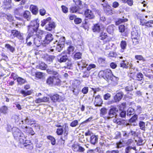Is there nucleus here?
Masks as SVG:
<instances>
[{
	"label": "nucleus",
	"instance_id": "nucleus-1",
	"mask_svg": "<svg viewBox=\"0 0 153 153\" xmlns=\"http://www.w3.org/2000/svg\"><path fill=\"white\" fill-rule=\"evenodd\" d=\"M33 24V26L32 25H31L30 26H29V28L33 29L34 31L33 32L30 33V35H33V34L35 35L37 37L41 39L42 37L45 36L46 33L42 30L38 29L39 27V24L36 21H34Z\"/></svg>",
	"mask_w": 153,
	"mask_h": 153
},
{
	"label": "nucleus",
	"instance_id": "nucleus-2",
	"mask_svg": "<svg viewBox=\"0 0 153 153\" xmlns=\"http://www.w3.org/2000/svg\"><path fill=\"white\" fill-rule=\"evenodd\" d=\"M99 74L102 75V77L108 79H110L113 80L114 78H116L112 74L111 70L109 69H107L105 71H101L99 72Z\"/></svg>",
	"mask_w": 153,
	"mask_h": 153
},
{
	"label": "nucleus",
	"instance_id": "nucleus-3",
	"mask_svg": "<svg viewBox=\"0 0 153 153\" xmlns=\"http://www.w3.org/2000/svg\"><path fill=\"white\" fill-rule=\"evenodd\" d=\"M14 137L16 140L19 141L20 143L23 145L24 147H26L29 145L26 142V138L23 135L21 134H14Z\"/></svg>",
	"mask_w": 153,
	"mask_h": 153
},
{
	"label": "nucleus",
	"instance_id": "nucleus-4",
	"mask_svg": "<svg viewBox=\"0 0 153 153\" xmlns=\"http://www.w3.org/2000/svg\"><path fill=\"white\" fill-rule=\"evenodd\" d=\"M51 100L55 102H60L63 101L64 100L63 97L60 96L57 94H56L51 96Z\"/></svg>",
	"mask_w": 153,
	"mask_h": 153
},
{
	"label": "nucleus",
	"instance_id": "nucleus-5",
	"mask_svg": "<svg viewBox=\"0 0 153 153\" xmlns=\"http://www.w3.org/2000/svg\"><path fill=\"white\" fill-rule=\"evenodd\" d=\"M46 35L44 39L43 40L42 45L44 46H46L51 42L53 39V35L51 33H48Z\"/></svg>",
	"mask_w": 153,
	"mask_h": 153
},
{
	"label": "nucleus",
	"instance_id": "nucleus-6",
	"mask_svg": "<svg viewBox=\"0 0 153 153\" xmlns=\"http://www.w3.org/2000/svg\"><path fill=\"white\" fill-rule=\"evenodd\" d=\"M139 35L136 31H133L131 32V38L134 44H137L139 41Z\"/></svg>",
	"mask_w": 153,
	"mask_h": 153
},
{
	"label": "nucleus",
	"instance_id": "nucleus-7",
	"mask_svg": "<svg viewBox=\"0 0 153 153\" xmlns=\"http://www.w3.org/2000/svg\"><path fill=\"white\" fill-rule=\"evenodd\" d=\"M11 35L13 36L14 37H17L18 39L22 40L23 39V34L20 33V32L18 30H11Z\"/></svg>",
	"mask_w": 153,
	"mask_h": 153
},
{
	"label": "nucleus",
	"instance_id": "nucleus-8",
	"mask_svg": "<svg viewBox=\"0 0 153 153\" xmlns=\"http://www.w3.org/2000/svg\"><path fill=\"white\" fill-rule=\"evenodd\" d=\"M85 15L86 18L90 19H93L95 17L93 12L90 10H87L85 11Z\"/></svg>",
	"mask_w": 153,
	"mask_h": 153
},
{
	"label": "nucleus",
	"instance_id": "nucleus-9",
	"mask_svg": "<svg viewBox=\"0 0 153 153\" xmlns=\"http://www.w3.org/2000/svg\"><path fill=\"white\" fill-rule=\"evenodd\" d=\"M63 53V52L61 53V55H59L57 56V60L60 63L65 62L68 59L67 55H62Z\"/></svg>",
	"mask_w": 153,
	"mask_h": 153
},
{
	"label": "nucleus",
	"instance_id": "nucleus-10",
	"mask_svg": "<svg viewBox=\"0 0 153 153\" xmlns=\"http://www.w3.org/2000/svg\"><path fill=\"white\" fill-rule=\"evenodd\" d=\"M94 104L95 106H101L102 103V101L100 95H98L95 97Z\"/></svg>",
	"mask_w": 153,
	"mask_h": 153
},
{
	"label": "nucleus",
	"instance_id": "nucleus-11",
	"mask_svg": "<svg viewBox=\"0 0 153 153\" xmlns=\"http://www.w3.org/2000/svg\"><path fill=\"white\" fill-rule=\"evenodd\" d=\"M53 86L55 85H59L61 82V81L60 79V77L59 75H58L57 76H53Z\"/></svg>",
	"mask_w": 153,
	"mask_h": 153
},
{
	"label": "nucleus",
	"instance_id": "nucleus-12",
	"mask_svg": "<svg viewBox=\"0 0 153 153\" xmlns=\"http://www.w3.org/2000/svg\"><path fill=\"white\" fill-rule=\"evenodd\" d=\"M128 144V142L125 140H121L119 142L116 143V148H121Z\"/></svg>",
	"mask_w": 153,
	"mask_h": 153
},
{
	"label": "nucleus",
	"instance_id": "nucleus-13",
	"mask_svg": "<svg viewBox=\"0 0 153 153\" xmlns=\"http://www.w3.org/2000/svg\"><path fill=\"white\" fill-rule=\"evenodd\" d=\"M49 97H44L42 98L36 99L35 100V102L37 103H39L42 102H46L49 101Z\"/></svg>",
	"mask_w": 153,
	"mask_h": 153
},
{
	"label": "nucleus",
	"instance_id": "nucleus-14",
	"mask_svg": "<svg viewBox=\"0 0 153 153\" xmlns=\"http://www.w3.org/2000/svg\"><path fill=\"white\" fill-rule=\"evenodd\" d=\"M43 73L41 72H38L35 71V70L33 69L31 72V74L33 76H35L37 78L41 79L44 76Z\"/></svg>",
	"mask_w": 153,
	"mask_h": 153
},
{
	"label": "nucleus",
	"instance_id": "nucleus-15",
	"mask_svg": "<svg viewBox=\"0 0 153 153\" xmlns=\"http://www.w3.org/2000/svg\"><path fill=\"white\" fill-rule=\"evenodd\" d=\"M102 28L103 26L102 25L97 24L94 25L93 27L92 30L94 32H99Z\"/></svg>",
	"mask_w": 153,
	"mask_h": 153
},
{
	"label": "nucleus",
	"instance_id": "nucleus-16",
	"mask_svg": "<svg viewBox=\"0 0 153 153\" xmlns=\"http://www.w3.org/2000/svg\"><path fill=\"white\" fill-rule=\"evenodd\" d=\"M78 65L80 70H82L83 68L85 67L87 64H86L85 60H82L78 62Z\"/></svg>",
	"mask_w": 153,
	"mask_h": 153
},
{
	"label": "nucleus",
	"instance_id": "nucleus-17",
	"mask_svg": "<svg viewBox=\"0 0 153 153\" xmlns=\"http://www.w3.org/2000/svg\"><path fill=\"white\" fill-rule=\"evenodd\" d=\"M15 46L16 44L15 43H14V46H12L8 44H7L5 45V47L7 49L8 51L13 53L15 51Z\"/></svg>",
	"mask_w": 153,
	"mask_h": 153
},
{
	"label": "nucleus",
	"instance_id": "nucleus-18",
	"mask_svg": "<svg viewBox=\"0 0 153 153\" xmlns=\"http://www.w3.org/2000/svg\"><path fill=\"white\" fill-rule=\"evenodd\" d=\"M131 65V62H126L124 60L122 61L120 63V67L123 68H128L130 67Z\"/></svg>",
	"mask_w": 153,
	"mask_h": 153
},
{
	"label": "nucleus",
	"instance_id": "nucleus-19",
	"mask_svg": "<svg viewBox=\"0 0 153 153\" xmlns=\"http://www.w3.org/2000/svg\"><path fill=\"white\" fill-rule=\"evenodd\" d=\"M55 27V23L53 22H50L46 26L45 28L48 30L50 31L52 30V28Z\"/></svg>",
	"mask_w": 153,
	"mask_h": 153
},
{
	"label": "nucleus",
	"instance_id": "nucleus-20",
	"mask_svg": "<svg viewBox=\"0 0 153 153\" xmlns=\"http://www.w3.org/2000/svg\"><path fill=\"white\" fill-rule=\"evenodd\" d=\"M123 94L122 93L120 92L114 96V101L115 102L119 101L122 98Z\"/></svg>",
	"mask_w": 153,
	"mask_h": 153
},
{
	"label": "nucleus",
	"instance_id": "nucleus-21",
	"mask_svg": "<svg viewBox=\"0 0 153 153\" xmlns=\"http://www.w3.org/2000/svg\"><path fill=\"white\" fill-rule=\"evenodd\" d=\"M30 9V11L33 14L36 15L38 12V8L36 6L33 5H31Z\"/></svg>",
	"mask_w": 153,
	"mask_h": 153
},
{
	"label": "nucleus",
	"instance_id": "nucleus-22",
	"mask_svg": "<svg viewBox=\"0 0 153 153\" xmlns=\"http://www.w3.org/2000/svg\"><path fill=\"white\" fill-rule=\"evenodd\" d=\"M117 110L116 108H111L109 111V117H112L114 115L116 114V111H117Z\"/></svg>",
	"mask_w": 153,
	"mask_h": 153
},
{
	"label": "nucleus",
	"instance_id": "nucleus-23",
	"mask_svg": "<svg viewBox=\"0 0 153 153\" xmlns=\"http://www.w3.org/2000/svg\"><path fill=\"white\" fill-rule=\"evenodd\" d=\"M34 43L36 46H39L41 44L42 45L43 41L40 39L38 38V37H36L34 38Z\"/></svg>",
	"mask_w": 153,
	"mask_h": 153
},
{
	"label": "nucleus",
	"instance_id": "nucleus-24",
	"mask_svg": "<svg viewBox=\"0 0 153 153\" xmlns=\"http://www.w3.org/2000/svg\"><path fill=\"white\" fill-rule=\"evenodd\" d=\"M136 151V148L135 147H132L131 146H128L125 149L126 153H132L133 151Z\"/></svg>",
	"mask_w": 153,
	"mask_h": 153
},
{
	"label": "nucleus",
	"instance_id": "nucleus-25",
	"mask_svg": "<svg viewBox=\"0 0 153 153\" xmlns=\"http://www.w3.org/2000/svg\"><path fill=\"white\" fill-rule=\"evenodd\" d=\"M53 76L49 77L47 79L46 81V83L51 86H53Z\"/></svg>",
	"mask_w": 153,
	"mask_h": 153
},
{
	"label": "nucleus",
	"instance_id": "nucleus-26",
	"mask_svg": "<svg viewBox=\"0 0 153 153\" xmlns=\"http://www.w3.org/2000/svg\"><path fill=\"white\" fill-rule=\"evenodd\" d=\"M47 67V65L44 63L41 62L36 66V68L42 70H45Z\"/></svg>",
	"mask_w": 153,
	"mask_h": 153
},
{
	"label": "nucleus",
	"instance_id": "nucleus-27",
	"mask_svg": "<svg viewBox=\"0 0 153 153\" xmlns=\"http://www.w3.org/2000/svg\"><path fill=\"white\" fill-rule=\"evenodd\" d=\"M97 135L96 136L95 135H93L91 137V142L93 144H95L97 141Z\"/></svg>",
	"mask_w": 153,
	"mask_h": 153
},
{
	"label": "nucleus",
	"instance_id": "nucleus-28",
	"mask_svg": "<svg viewBox=\"0 0 153 153\" xmlns=\"http://www.w3.org/2000/svg\"><path fill=\"white\" fill-rule=\"evenodd\" d=\"M7 106L5 105L3 106L0 108V113L5 114L7 113Z\"/></svg>",
	"mask_w": 153,
	"mask_h": 153
},
{
	"label": "nucleus",
	"instance_id": "nucleus-29",
	"mask_svg": "<svg viewBox=\"0 0 153 153\" xmlns=\"http://www.w3.org/2000/svg\"><path fill=\"white\" fill-rule=\"evenodd\" d=\"M54 58L55 57L53 56H47L46 57V61L49 64L52 62L53 60L54 59Z\"/></svg>",
	"mask_w": 153,
	"mask_h": 153
},
{
	"label": "nucleus",
	"instance_id": "nucleus-30",
	"mask_svg": "<svg viewBox=\"0 0 153 153\" xmlns=\"http://www.w3.org/2000/svg\"><path fill=\"white\" fill-rule=\"evenodd\" d=\"M17 80L18 84L20 85H22L25 83L26 82L25 79L19 77L17 78Z\"/></svg>",
	"mask_w": 153,
	"mask_h": 153
},
{
	"label": "nucleus",
	"instance_id": "nucleus-31",
	"mask_svg": "<svg viewBox=\"0 0 153 153\" xmlns=\"http://www.w3.org/2000/svg\"><path fill=\"white\" fill-rule=\"evenodd\" d=\"M107 37V35L106 33L102 32L101 33L99 37V39H100L103 40Z\"/></svg>",
	"mask_w": 153,
	"mask_h": 153
},
{
	"label": "nucleus",
	"instance_id": "nucleus-32",
	"mask_svg": "<svg viewBox=\"0 0 153 153\" xmlns=\"http://www.w3.org/2000/svg\"><path fill=\"white\" fill-rule=\"evenodd\" d=\"M82 54L80 52H77L74 54V58L75 59H78L81 58Z\"/></svg>",
	"mask_w": 153,
	"mask_h": 153
},
{
	"label": "nucleus",
	"instance_id": "nucleus-33",
	"mask_svg": "<svg viewBox=\"0 0 153 153\" xmlns=\"http://www.w3.org/2000/svg\"><path fill=\"white\" fill-rule=\"evenodd\" d=\"M47 73L50 74H53L54 75H58V73L57 71H55L53 70H51L50 69H48L47 70Z\"/></svg>",
	"mask_w": 153,
	"mask_h": 153
},
{
	"label": "nucleus",
	"instance_id": "nucleus-34",
	"mask_svg": "<svg viewBox=\"0 0 153 153\" xmlns=\"http://www.w3.org/2000/svg\"><path fill=\"white\" fill-rule=\"evenodd\" d=\"M5 17L10 22H12L13 20V17L10 14H6Z\"/></svg>",
	"mask_w": 153,
	"mask_h": 153
},
{
	"label": "nucleus",
	"instance_id": "nucleus-35",
	"mask_svg": "<svg viewBox=\"0 0 153 153\" xmlns=\"http://www.w3.org/2000/svg\"><path fill=\"white\" fill-rule=\"evenodd\" d=\"M128 21L127 19H119L116 22V25H118L121 23L126 22Z\"/></svg>",
	"mask_w": 153,
	"mask_h": 153
},
{
	"label": "nucleus",
	"instance_id": "nucleus-36",
	"mask_svg": "<svg viewBox=\"0 0 153 153\" xmlns=\"http://www.w3.org/2000/svg\"><path fill=\"white\" fill-rule=\"evenodd\" d=\"M48 139L51 141V143L52 145H54L56 143V141L55 138L53 137L49 136L47 137Z\"/></svg>",
	"mask_w": 153,
	"mask_h": 153
},
{
	"label": "nucleus",
	"instance_id": "nucleus-37",
	"mask_svg": "<svg viewBox=\"0 0 153 153\" xmlns=\"http://www.w3.org/2000/svg\"><path fill=\"white\" fill-rule=\"evenodd\" d=\"M1 56L3 58L1 59L0 60V62L2 60H4L5 61V62L4 63V65H6L7 64V63H6L7 61L6 60V58L7 59L8 57L7 56L5 55V53H2L1 54Z\"/></svg>",
	"mask_w": 153,
	"mask_h": 153
},
{
	"label": "nucleus",
	"instance_id": "nucleus-38",
	"mask_svg": "<svg viewBox=\"0 0 153 153\" xmlns=\"http://www.w3.org/2000/svg\"><path fill=\"white\" fill-rule=\"evenodd\" d=\"M74 48L72 46H70L68 47L67 49L68 53L70 54L72 53L74 50Z\"/></svg>",
	"mask_w": 153,
	"mask_h": 153
},
{
	"label": "nucleus",
	"instance_id": "nucleus-39",
	"mask_svg": "<svg viewBox=\"0 0 153 153\" xmlns=\"http://www.w3.org/2000/svg\"><path fill=\"white\" fill-rule=\"evenodd\" d=\"M126 41H122L121 42L120 45L122 49L124 50L126 46Z\"/></svg>",
	"mask_w": 153,
	"mask_h": 153
},
{
	"label": "nucleus",
	"instance_id": "nucleus-40",
	"mask_svg": "<svg viewBox=\"0 0 153 153\" xmlns=\"http://www.w3.org/2000/svg\"><path fill=\"white\" fill-rule=\"evenodd\" d=\"M51 19L50 17L48 18L47 19L45 20H44L42 21V23L41 25L42 26H44L48 22H49L51 21Z\"/></svg>",
	"mask_w": 153,
	"mask_h": 153
},
{
	"label": "nucleus",
	"instance_id": "nucleus-41",
	"mask_svg": "<svg viewBox=\"0 0 153 153\" xmlns=\"http://www.w3.org/2000/svg\"><path fill=\"white\" fill-rule=\"evenodd\" d=\"M64 46L62 44H61L59 43L58 45L57 44L56 47V50L58 52H60Z\"/></svg>",
	"mask_w": 153,
	"mask_h": 153
},
{
	"label": "nucleus",
	"instance_id": "nucleus-42",
	"mask_svg": "<svg viewBox=\"0 0 153 153\" xmlns=\"http://www.w3.org/2000/svg\"><path fill=\"white\" fill-rule=\"evenodd\" d=\"M106 12L108 14L111 15L113 14V11L110 9V7L109 6L106 7Z\"/></svg>",
	"mask_w": 153,
	"mask_h": 153
},
{
	"label": "nucleus",
	"instance_id": "nucleus-43",
	"mask_svg": "<svg viewBox=\"0 0 153 153\" xmlns=\"http://www.w3.org/2000/svg\"><path fill=\"white\" fill-rule=\"evenodd\" d=\"M139 125L140 128L144 131L145 129V123L142 121H140Z\"/></svg>",
	"mask_w": 153,
	"mask_h": 153
},
{
	"label": "nucleus",
	"instance_id": "nucleus-44",
	"mask_svg": "<svg viewBox=\"0 0 153 153\" xmlns=\"http://www.w3.org/2000/svg\"><path fill=\"white\" fill-rule=\"evenodd\" d=\"M134 114V109L131 108H129L127 110V115H131Z\"/></svg>",
	"mask_w": 153,
	"mask_h": 153
},
{
	"label": "nucleus",
	"instance_id": "nucleus-45",
	"mask_svg": "<svg viewBox=\"0 0 153 153\" xmlns=\"http://www.w3.org/2000/svg\"><path fill=\"white\" fill-rule=\"evenodd\" d=\"M76 5L79 8L82 5V1L80 0H74Z\"/></svg>",
	"mask_w": 153,
	"mask_h": 153
},
{
	"label": "nucleus",
	"instance_id": "nucleus-46",
	"mask_svg": "<svg viewBox=\"0 0 153 153\" xmlns=\"http://www.w3.org/2000/svg\"><path fill=\"white\" fill-rule=\"evenodd\" d=\"M135 140L137 142V144L139 146L142 145L143 143V140L141 138H139L138 139H136Z\"/></svg>",
	"mask_w": 153,
	"mask_h": 153
},
{
	"label": "nucleus",
	"instance_id": "nucleus-47",
	"mask_svg": "<svg viewBox=\"0 0 153 153\" xmlns=\"http://www.w3.org/2000/svg\"><path fill=\"white\" fill-rule=\"evenodd\" d=\"M137 115H134L131 119L129 120V121L131 123H133L135 122L137 119Z\"/></svg>",
	"mask_w": 153,
	"mask_h": 153
},
{
	"label": "nucleus",
	"instance_id": "nucleus-48",
	"mask_svg": "<svg viewBox=\"0 0 153 153\" xmlns=\"http://www.w3.org/2000/svg\"><path fill=\"white\" fill-rule=\"evenodd\" d=\"M23 16L24 18L27 19V20L28 21V19L29 18V11L27 10L25 11L23 13Z\"/></svg>",
	"mask_w": 153,
	"mask_h": 153
},
{
	"label": "nucleus",
	"instance_id": "nucleus-49",
	"mask_svg": "<svg viewBox=\"0 0 153 153\" xmlns=\"http://www.w3.org/2000/svg\"><path fill=\"white\" fill-rule=\"evenodd\" d=\"M79 8L77 6H74L71 8V11L72 13L76 12Z\"/></svg>",
	"mask_w": 153,
	"mask_h": 153
},
{
	"label": "nucleus",
	"instance_id": "nucleus-50",
	"mask_svg": "<svg viewBox=\"0 0 153 153\" xmlns=\"http://www.w3.org/2000/svg\"><path fill=\"white\" fill-rule=\"evenodd\" d=\"M65 41V37H62L60 38L58 43L59 44H62L64 46Z\"/></svg>",
	"mask_w": 153,
	"mask_h": 153
},
{
	"label": "nucleus",
	"instance_id": "nucleus-51",
	"mask_svg": "<svg viewBox=\"0 0 153 153\" xmlns=\"http://www.w3.org/2000/svg\"><path fill=\"white\" fill-rule=\"evenodd\" d=\"M20 93L23 95L24 97L29 95V91H26L24 90H22L20 91Z\"/></svg>",
	"mask_w": 153,
	"mask_h": 153
},
{
	"label": "nucleus",
	"instance_id": "nucleus-52",
	"mask_svg": "<svg viewBox=\"0 0 153 153\" xmlns=\"http://www.w3.org/2000/svg\"><path fill=\"white\" fill-rule=\"evenodd\" d=\"M79 146L76 144H74L72 146V148L74 151H78Z\"/></svg>",
	"mask_w": 153,
	"mask_h": 153
},
{
	"label": "nucleus",
	"instance_id": "nucleus-53",
	"mask_svg": "<svg viewBox=\"0 0 153 153\" xmlns=\"http://www.w3.org/2000/svg\"><path fill=\"white\" fill-rule=\"evenodd\" d=\"M78 121L77 120H75L73 121L70 124V126L72 127H74L77 125Z\"/></svg>",
	"mask_w": 153,
	"mask_h": 153
},
{
	"label": "nucleus",
	"instance_id": "nucleus-54",
	"mask_svg": "<svg viewBox=\"0 0 153 153\" xmlns=\"http://www.w3.org/2000/svg\"><path fill=\"white\" fill-rule=\"evenodd\" d=\"M90 73V72L89 71L87 70L84 72L82 77L84 78H88L89 76Z\"/></svg>",
	"mask_w": 153,
	"mask_h": 153
},
{
	"label": "nucleus",
	"instance_id": "nucleus-55",
	"mask_svg": "<svg viewBox=\"0 0 153 153\" xmlns=\"http://www.w3.org/2000/svg\"><path fill=\"white\" fill-rule=\"evenodd\" d=\"M153 24V21L150 20L146 22L145 25L147 27H151L152 26L151 24Z\"/></svg>",
	"mask_w": 153,
	"mask_h": 153
},
{
	"label": "nucleus",
	"instance_id": "nucleus-56",
	"mask_svg": "<svg viewBox=\"0 0 153 153\" xmlns=\"http://www.w3.org/2000/svg\"><path fill=\"white\" fill-rule=\"evenodd\" d=\"M107 30L108 33H112L114 31V28L113 26H109L107 28Z\"/></svg>",
	"mask_w": 153,
	"mask_h": 153
},
{
	"label": "nucleus",
	"instance_id": "nucleus-57",
	"mask_svg": "<svg viewBox=\"0 0 153 153\" xmlns=\"http://www.w3.org/2000/svg\"><path fill=\"white\" fill-rule=\"evenodd\" d=\"M96 67L95 65L94 64H91L89 65L87 68V70L88 71H90L92 68H95Z\"/></svg>",
	"mask_w": 153,
	"mask_h": 153
},
{
	"label": "nucleus",
	"instance_id": "nucleus-58",
	"mask_svg": "<svg viewBox=\"0 0 153 153\" xmlns=\"http://www.w3.org/2000/svg\"><path fill=\"white\" fill-rule=\"evenodd\" d=\"M98 61L100 64H103L105 63V59L104 58L100 57L98 59Z\"/></svg>",
	"mask_w": 153,
	"mask_h": 153
},
{
	"label": "nucleus",
	"instance_id": "nucleus-59",
	"mask_svg": "<svg viewBox=\"0 0 153 153\" xmlns=\"http://www.w3.org/2000/svg\"><path fill=\"white\" fill-rule=\"evenodd\" d=\"M125 27L124 25H121L119 27V30L120 32L122 33L124 31Z\"/></svg>",
	"mask_w": 153,
	"mask_h": 153
},
{
	"label": "nucleus",
	"instance_id": "nucleus-60",
	"mask_svg": "<svg viewBox=\"0 0 153 153\" xmlns=\"http://www.w3.org/2000/svg\"><path fill=\"white\" fill-rule=\"evenodd\" d=\"M143 75L140 73H139L137 74V79L138 80H141L143 77Z\"/></svg>",
	"mask_w": 153,
	"mask_h": 153
},
{
	"label": "nucleus",
	"instance_id": "nucleus-61",
	"mask_svg": "<svg viewBox=\"0 0 153 153\" xmlns=\"http://www.w3.org/2000/svg\"><path fill=\"white\" fill-rule=\"evenodd\" d=\"M88 87H84L82 90V93L84 94H87L88 92Z\"/></svg>",
	"mask_w": 153,
	"mask_h": 153
},
{
	"label": "nucleus",
	"instance_id": "nucleus-62",
	"mask_svg": "<svg viewBox=\"0 0 153 153\" xmlns=\"http://www.w3.org/2000/svg\"><path fill=\"white\" fill-rule=\"evenodd\" d=\"M39 11L40 14L42 16H44L46 12L45 10L43 8L41 9Z\"/></svg>",
	"mask_w": 153,
	"mask_h": 153
},
{
	"label": "nucleus",
	"instance_id": "nucleus-63",
	"mask_svg": "<svg viewBox=\"0 0 153 153\" xmlns=\"http://www.w3.org/2000/svg\"><path fill=\"white\" fill-rule=\"evenodd\" d=\"M101 114L103 115H105L107 113V110L105 108H102L100 111Z\"/></svg>",
	"mask_w": 153,
	"mask_h": 153
},
{
	"label": "nucleus",
	"instance_id": "nucleus-64",
	"mask_svg": "<svg viewBox=\"0 0 153 153\" xmlns=\"http://www.w3.org/2000/svg\"><path fill=\"white\" fill-rule=\"evenodd\" d=\"M74 22L76 24H79L82 22L81 19L79 18H76L74 19Z\"/></svg>",
	"mask_w": 153,
	"mask_h": 153
}]
</instances>
